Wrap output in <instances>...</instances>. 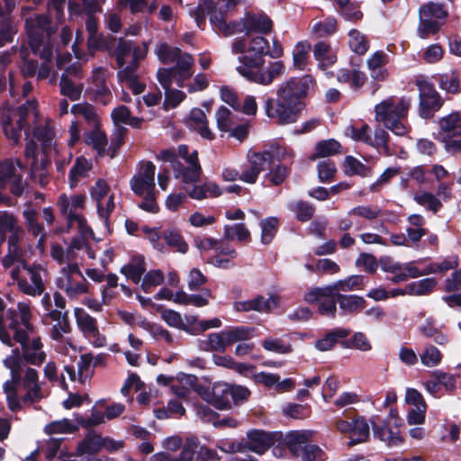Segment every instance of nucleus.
<instances>
[{
	"label": "nucleus",
	"mask_w": 461,
	"mask_h": 461,
	"mask_svg": "<svg viewBox=\"0 0 461 461\" xmlns=\"http://www.w3.org/2000/svg\"><path fill=\"white\" fill-rule=\"evenodd\" d=\"M233 54L239 55V66L237 71L245 77L243 71L253 72L256 68H260L264 63V57L269 56L272 59H278L283 56L284 50L281 43L277 40H273L270 47L267 40L261 36H256L251 39L237 38L231 44Z\"/></svg>",
	"instance_id": "1"
},
{
	"label": "nucleus",
	"mask_w": 461,
	"mask_h": 461,
	"mask_svg": "<svg viewBox=\"0 0 461 461\" xmlns=\"http://www.w3.org/2000/svg\"><path fill=\"white\" fill-rule=\"evenodd\" d=\"M411 107V99L406 96H389L375 105V120L397 136L410 131L405 120Z\"/></svg>",
	"instance_id": "2"
},
{
	"label": "nucleus",
	"mask_w": 461,
	"mask_h": 461,
	"mask_svg": "<svg viewBox=\"0 0 461 461\" xmlns=\"http://www.w3.org/2000/svg\"><path fill=\"white\" fill-rule=\"evenodd\" d=\"M158 158L168 162L173 169L174 176L185 184H194L199 180L201 167L198 151L189 152V147L180 144L176 148L162 149Z\"/></svg>",
	"instance_id": "3"
},
{
	"label": "nucleus",
	"mask_w": 461,
	"mask_h": 461,
	"mask_svg": "<svg viewBox=\"0 0 461 461\" xmlns=\"http://www.w3.org/2000/svg\"><path fill=\"white\" fill-rule=\"evenodd\" d=\"M304 104L289 102L280 97L269 98L265 103L266 115L280 125L294 123L300 118Z\"/></svg>",
	"instance_id": "4"
},
{
	"label": "nucleus",
	"mask_w": 461,
	"mask_h": 461,
	"mask_svg": "<svg viewBox=\"0 0 461 461\" xmlns=\"http://www.w3.org/2000/svg\"><path fill=\"white\" fill-rule=\"evenodd\" d=\"M335 429L338 432L348 436V446L366 442L370 437L369 422L363 415L339 418L335 420Z\"/></svg>",
	"instance_id": "5"
},
{
	"label": "nucleus",
	"mask_w": 461,
	"mask_h": 461,
	"mask_svg": "<svg viewBox=\"0 0 461 461\" xmlns=\"http://www.w3.org/2000/svg\"><path fill=\"white\" fill-rule=\"evenodd\" d=\"M314 86V79L311 75H304L300 77H291L283 82L276 90V96L289 102H297L303 104L304 98Z\"/></svg>",
	"instance_id": "6"
},
{
	"label": "nucleus",
	"mask_w": 461,
	"mask_h": 461,
	"mask_svg": "<svg viewBox=\"0 0 461 461\" xmlns=\"http://www.w3.org/2000/svg\"><path fill=\"white\" fill-rule=\"evenodd\" d=\"M336 294L332 288L317 287L310 290L304 294V300L310 303H318L319 312L328 317H335L336 314Z\"/></svg>",
	"instance_id": "7"
},
{
	"label": "nucleus",
	"mask_w": 461,
	"mask_h": 461,
	"mask_svg": "<svg viewBox=\"0 0 461 461\" xmlns=\"http://www.w3.org/2000/svg\"><path fill=\"white\" fill-rule=\"evenodd\" d=\"M0 3V48L7 43L14 41V36L18 32L17 24L12 16V12L15 7V0H3Z\"/></svg>",
	"instance_id": "8"
},
{
	"label": "nucleus",
	"mask_w": 461,
	"mask_h": 461,
	"mask_svg": "<svg viewBox=\"0 0 461 461\" xmlns=\"http://www.w3.org/2000/svg\"><path fill=\"white\" fill-rule=\"evenodd\" d=\"M276 440L275 432H267L261 429H251L248 431L246 440L238 445L237 449L240 452L248 449L256 454H264Z\"/></svg>",
	"instance_id": "9"
},
{
	"label": "nucleus",
	"mask_w": 461,
	"mask_h": 461,
	"mask_svg": "<svg viewBox=\"0 0 461 461\" xmlns=\"http://www.w3.org/2000/svg\"><path fill=\"white\" fill-rule=\"evenodd\" d=\"M417 86L420 92V114L423 118H428L432 111L440 108L442 101L431 83L422 79L417 81Z\"/></svg>",
	"instance_id": "10"
},
{
	"label": "nucleus",
	"mask_w": 461,
	"mask_h": 461,
	"mask_svg": "<svg viewBox=\"0 0 461 461\" xmlns=\"http://www.w3.org/2000/svg\"><path fill=\"white\" fill-rule=\"evenodd\" d=\"M204 249H212L217 253L215 257L208 258V263L221 268H228L237 256L236 250L222 240L207 239L203 241Z\"/></svg>",
	"instance_id": "11"
},
{
	"label": "nucleus",
	"mask_w": 461,
	"mask_h": 461,
	"mask_svg": "<svg viewBox=\"0 0 461 461\" xmlns=\"http://www.w3.org/2000/svg\"><path fill=\"white\" fill-rule=\"evenodd\" d=\"M456 377L441 370L433 371L429 378L423 382L426 391L434 397H438L441 388L447 393H452L456 389Z\"/></svg>",
	"instance_id": "12"
},
{
	"label": "nucleus",
	"mask_w": 461,
	"mask_h": 461,
	"mask_svg": "<svg viewBox=\"0 0 461 461\" xmlns=\"http://www.w3.org/2000/svg\"><path fill=\"white\" fill-rule=\"evenodd\" d=\"M77 325L85 336H90L96 340L94 346L100 348L104 346L105 338L100 336L97 321L82 308H76L74 311Z\"/></svg>",
	"instance_id": "13"
},
{
	"label": "nucleus",
	"mask_w": 461,
	"mask_h": 461,
	"mask_svg": "<svg viewBox=\"0 0 461 461\" xmlns=\"http://www.w3.org/2000/svg\"><path fill=\"white\" fill-rule=\"evenodd\" d=\"M285 64L280 61L270 62L265 70H254L253 72L243 71L245 78L249 81L268 86L274 80L279 78L285 74Z\"/></svg>",
	"instance_id": "14"
},
{
	"label": "nucleus",
	"mask_w": 461,
	"mask_h": 461,
	"mask_svg": "<svg viewBox=\"0 0 461 461\" xmlns=\"http://www.w3.org/2000/svg\"><path fill=\"white\" fill-rule=\"evenodd\" d=\"M203 401L218 409H223L229 404L228 390L225 384H212L203 378Z\"/></svg>",
	"instance_id": "15"
},
{
	"label": "nucleus",
	"mask_w": 461,
	"mask_h": 461,
	"mask_svg": "<svg viewBox=\"0 0 461 461\" xmlns=\"http://www.w3.org/2000/svg\"><path fill=\"white\" fill-rule=\"evenodd\" d=\"M313 434L312 430H293L285 435L284 443L294 458H298L301 452L310 446L308 443Z\"/></svg>",
	"instance_id": "16"
},
{
	"label": "nucleus",
	"mask_w": 461,
	"mask_h": 461,
	"mask_svg": "<svg viewBox=\"0 0 461 461\" xmlns=\"http://www.w3.org/2000/svg\"><path fill=\"white\" fill-rule=\"evenodd\" d=\"M388 63V55L383 50L375 51L367 59L366 66L372 78L384 81L388 77L385 65Z\"/></svg>",
	"instance_id": "17"
},
{
	"label": "nucleus",
	"mask_w": 461,
	"mask_h": 461,
	"mask_svg": "<svg viewBox=\"0 0 461 461\" xmlns=\"http://www.w3.org/2000/svg\"><path fill=\"white\" fill-rule=\"evenodd\" d=\"M103 446L104 438L100 434L90 431L78 443L76 455L78 456L84 455H96L103 448Z\"/></svg>",
	"instance_id": "18"
},
{
	"label": "nucleus",
	"mask_w": 461,
	"mask_h": 461,
	"mask_svg": "<svg viewBox=\"0 0 461 461\" xmlns=\"http://www.w3.org/2000/svg\"><path fill=\"white\" fill-rule=\"evenodd\" d=\"M245 25H240V28L246 29V32H257L266 33L271 31L272 22L263 14H246L244 15Z\"/></svg>",
	"instance_id": "19"
},
{
	"label": "nucleus",
	"mask_w": 461,
	"mask_h": 461,
	"mask_svg": "<svg viewBox=\"0 0 461 461\" xmlns=\"http://www.w3.org/2000/svg\"><path fill=\"white\" fill-rule=\"evenodd\" d=\"M439 137L461 136V116L457 112L449 113L438 121Z\"/></svg>",
	"instance_id": "20"
},
{
	"label": "nucleus",
	"mask_w": 461,
	"mask_h": 461,
	"mask_svg": "<svg viewBox=\"0 0 461 461\" xmlns=\"http://www.w3.org/2000/svg\"><path fill=\"white\" fill-rule=\"evenodd\" d=\"M374 436L384 442L388 447L400 446L402 443V437L397 427H391L388 423L382 426H374Z\"/></svg>",
	"instance_id": "21"
},
{
	"label": "nucleus",
	"mask_w": 461,
	"mask_h": 461,
	"mask_svg": "<svg viewBox=\"0 0 461 461\" xmlns=\"http://www.w3.org/2000/svg\"><path fill=\"white\" fill-rule=\"evenodd\" d=\"M349 334L350 330L348 329H334L325 334L322 338L317 339L314 342V347L320 351L330 350L334 348L339 339L347 338Z\"/></svg>",
	"instance_id": "22"
},
{
	"label": "nucleus",
	"mask_w": 461,
	"mask_h": 461,
	"mask_svg": "<svg viewBox=\"0 0 461 461\" xmlns=\"http://www.w3.org/2000/svg\"><path fill=\"white\" fill-rule=\"evenodd\" d=\"M194 58L186 52H181L179 58L176 59V65L171 67L178 81L184 86V81L189 79L193 75Z\"/></svg>",
	"instance_id": "23"
},
{
	"label": "nucleus",
	"mask_w": 461,
	"mask_h": 461,
	"mask_svg": "<svg viewBox=\"0 0 461 461\" xmlns=\"http://www.w3.org/2000/svg\"><path fill=\"white\" fill-rule=\"evenodd\" d=\"M145 271V260L141 255L133 257L131 263L123 265L120 269V272L134 284L140 283Z\"/></svg>",
	"instance_id": "24"
},
{
	"label": "nucleus",
	"mask_w": 461,
	"mask_h": 461,
	"mask_svg": "<svg viewBox=\"0 0 461 461\" xmlns=\"http://www.w3.org/2000/svg\"><path fill=\"white\" fill-rule=\"evenodd\" d=\"M314 59L319 62V67L322 69L333 66L337 61V55L331 50L330 46L323 41L314 45Z\"/></svg>",
	"instance_id": "25"
},
{
	"label": "nucleus",
	"mask_w": 461,
	"mask_h": 461,
	"mask_svg": "<svg viewBox=\"0 0 461 461\" xmlns=\"http://www.w3.org/2000/svg\"><path fill=\"white\" fill-rule=\"evenodd\" d=\"M92 169V163L85 157H78L69 170L68 182L71 188H75L80 178L86 177L87 172Z\"/></svg>",
	"instance_id": "26"
},
{
	"label": "nucleus",
	"mask_w": 461,
	"mask_h": 461,
	"mask_svg": "<svg viewBox=\"0 0 461 461\" xmlns=\"http://www.w3.org/2000/svg\"><path fill=\"white\" fill-rule=\"evenodd\" d=\"M155 238L153 240H158L162 238L167 246L175 249L180 253H186L188 250V245L184 240L182 235L176 230H165L159 236L157 232L154 233Z\"/></svg>",
	"instance_id": "27"
},
{
	"label": "nucleus",
	"mask_w": 461,
	"mask_h": 461,
	"mask_svg": "<svg viewBox=\"0 0 461 461\" xmlns=\"http://www.w3.org/2000/svg\"><path fill=\"white\" fill-rule=\"evenodd\" d=\"M30 275L33 285H31L26 279H21L18 281L19 290L23 294L32 296L41 294L44 292L45 286L40 272L36 268Z\"/></svg>",
	"instance_id": "28"
},
{
	"label": "nucleus",
	"mask_w": 461,
	"mask_h": 461,
	"mask_svg": "<svg viewBox=\"0 0 461 461\" xmlns=\"http://www.w3.org/2000/svg\"><path fill=\"white\" fill-rule=\"evenodd\" d=\"M380 267L384 272L392 275L391 280L393 283L405 281L403 264L394 261L389 257H383L380 258Z\"/></svg>",
	"instance_id": "29"
},
{
	"label": "nucleus",
	"mask_w": 461,
	"mask_h": 461,
	"mask_svg": "<svg viewBox=\"0 0 461 461\" xmlns=\"http://www.w3.org/2000/svg\"><path fill=\"white\" fill-rule=\"evenodd\" d=\"M211 23L225 35H232L238 32H246V29L240 28V25H245L244 17L239 21L226 23L221 14L220 17H218L217 14H212Z\"/></svg>",
	"instance_id": "30"
},
{
	"label": "nucleus",
	"mask_w": 461,
	"mask_h": 461,
	"mask_svg": "<svg viewBox=\"0 0 461 461\" xmlns=\"http://www.w3.org/2000/svg\"><path fill=\"white\" fill-rule=\"evenodd\" d=\"M311 44L308 41H299L293 50V65L297 70H304L307 66Z\"/></svg>",
	"instance_id": "31"
},
{
	"label": "nucleus",
	"mask_w": 461,
	"mask_h": 461,
	"mask_svg": "<svg viewBox=\"0 0 461 461\" xmlns=\"http://www.w3.org/2000/svg\"><path fill=\"white\" fill-rule=\"evenodd\" d=\"M218 129L227 132L239 122L238 115L224 106H221L215 113Z\"/></svg>",
	"instance_id": "32"
},
{
	"label": "nucleus",
	"mask_w": 461,
	"mask_h": 461,
	"mask_svg": "<svg viewBox=\"0 0 461 461\" xmlns=\"http://www.w3.org/2000/svg\"><path fill=\"white\" fill-rule=\"evenodd\" d=\"M339 308L348 313H353L364 308L365 299L355 294H339L337 296Z\"/></svg>",
	"instance_id": "33"
},
{
	"label": "nucleus",
	"mask_w": 461,
	"mask_h": 461,
	"mask_svg": "<svg viewBox=\"0 0 461 461\" xmlns=\"http://www.w3.org/2000/svg\"><path fill=\"white\" fill-rule=\"evenodd\" d=\"M265 152L269 154L270 163L273 159L278 161L292 160L294 158V151L292 148L282 145L277 141H273L268 145Z\"/></svg>",
	"instance_id": "34"
},
{
	"label": "nucleus",
	"mask_w": 461,
	"mask_h": 461,
	"mask_svg": "<svg viewBox=\"0 0 461 461\" xmlns=\"http://www.w3.org/2000/svg\"><path fill=\"white\" fill-rule=\"evenodd\" d=\"M348 46L353 52L364 55L369 49V41L362 32L353 29L348 32Z\"/></svg>",
	"instance_id": "35"
},
{
	"label": "nucleus",
	"mask_w": 461,
	"mask_h": 461,
	"mask_svg": "<svg viewBox=\"0 0 461 461\" xmlns=\"http://www.w3.org/2000/svg\"><path fill=\"white\" fill-rule=\"evenodd\" d=\"M246 160L248 164L256 168L260 174L271 164L269 154L265 152V150L258 151L252 149H249L246 155Z\"/></svg>",
	"instance_id": "36"
},
{
	"label": "nucleus",
	"mask_w": 461,
	"mask_h": 461,
	"mask_svg": "<svg viewBox=\"0 0 461 461\" xmlns=\"http://www.w3.org/2000/svg\"><path fill=\"white\" fill-rule=\"evenodd\" d=\"M371 129L366 123L360 126L348 124L344 129V135L355 141H361L368 145L370 142Z\"/></svg>",
	"instance_id": "37"
},
{
	"label": "nucleus",
	"mask_w": 461,
	"mask_h": 461,
	"mask_svg": "<svg viewBox=\"0 0 461 461\" xmlns=\"http://www.w3.org/2000/svg\"><path fill=\"white\" fill-rule=\"evenodd\" d=\"M77 430L78 424H74L70 420L66 418L59 420L51 421L44 427V432L47 435L57 433H74Z\"/></svg>",
	"instance_id": "38"
},
{
	"label": "nucleus",
	"mask_w": 461,
	"mask_h": 461,
	"mask_svg": "<svg viewBox=\"0 0 461 461\" xmlns=\"http://www.w3.org/2000/svg\"><path fill=\"white\" fill-rule=\"evenodd\" d=\"M420 16L427 17L428 20L440 22L447 17V12L439 4L429 2L420 8Z\"/></svg>",
	"instance_id": "39"
},
{
	"label": "nucleus",
	"mask_w": 461,
	"mask_h": 461,
	"mask_svg": "<svg viewBox=\"0 0 461 461\" xmlns=\"http://www.w3.org/2000/svg\"><path fill=\"white\" fill-rule=\"evenodd\" d=\"M437 282L434 278H424L407 285V293L412 296H421L429 294Z\"/></svg>",
	"instance_id": "40"
},
{
	"label": "nucleus",
	"mask_w": 461,
	"mask_h": 461,
	"mask_svg": "<svg viewBox=\"0 0 461 461\" xmlns=\"http://www.w3.org/2000/svg\"><path fill=\"white\" fill-rule=\"evenodd\" d=\"M337 31V20L328 17L323 21H318L312 26V33L317 38H323L335 33Z\"/></svg>",
	"instance_id": "41"
},
{
	"label": "nucleus",
	"mask_w": 461,
	"mask_h": 461,
	"mask_svg": "<svg viewBox=\"0 0 461 461\" xmlns=\"http://www.w3.org/2000/svg\"><path fill=\"white\" fill-rule=\"evenodd\" d=\"M342 345L347 348H353L363 352L372 349L370 339L361 331L355 332L349 339L343 341Z\"/></svg>",
	"instance_id": "42"
},
{
	"label": "nucleus",
	"mask_w": 461,
	"mask_h": 461,
	"mask_svg": "<svg viewBox=\"0 0 461 461\" xmlns=\"http://www.w3.org/2000/svg\"><path fill=\"white\" fill-rule=\"evenodd\" d=\"M182 50L178 47H172L166 42L158 44L156 54L162 64L167 65L175 62L176 59L179 58Z\"/></svg>",
	"instance_id": "43"
},
{
	"label": "nucleus",
	"mask_w": 461,
	"mask_h": 461,
	"mask_svg": "<svg viewBox=\"0 0 461 461\" xmlns=\"http://www.w3.org/2000/svg\"><path fill=\"white\" fill-rule=\"evenodd\" d=\"M60 94L68 97L71 101L80 99L82 93V86H76L72 79L68 78L66 75H62L59 82Z\"/></svg>",
	"instance_id": "44"
},
{
	"label": "nucleus",
	"mask_w": 461,
	"mask_h": 461,
	"mask_svg": "<svg viewBox=\"0 0 461 461\" xmlns=\"http://www.w3.org/2000/svg\"><path fill=\"white\" fill-rule=\"evenodd\" d=\"M439 87L450 94L459 92V77L456 71H449L438 76Z\"/></svg>",
	"instance_id": "45"
},
{
	"label": "nucleus",
	"mask_w": 461,
	"mask_h": 461,
	"mask_svg": "<svg viewBox=\"0 0 461 461\" xmlns=\"http://www.w3.org/2000/svg\"><path fill=\"white\" fill-rule=\"evenodd\" d=\"M228 345L246 340L253 336V329L246 326L232 327L224 330Z\"/></svg>",
	"instance_id": "46"
},
{
	"label": "nucleus",
	"mask_w": 461,
	"mask_h": 461,
	"mask_svg": "<svg viewBox=\"0 0 461 461\" xmlns=\"http://www.w3.org/2000/svg\"><path fill=\"white\" fill-rule=\"evenodd\" d=\"M224 236L231 240H237L244 242L250 240V232L243 223L226 225L224 227Z\"/></svg>",
	"instance_id": "47"
},
{
	"label": "nucleus",
	"mask_w": 461,
	"mask_h": 461,
	"mask_svg": "<svg viewBox=\"0 0 461 461\" xmlns=\"http://www.w3.org/2000/svg\"><path fill=\"white\" fill-rule=\"evenodd\" d=\"M288 208L295 214L297 220L301 221L311 220L315 211L312 205L303 201L290 203Z\"/></svg>",
	"instance_id": "48"
},
{
	"label": "nucleus",
	"mask_w": 461,
	"mask_h": 461,
	"mask_svg": "<svg viewBox=\"0 0 461 461\" xmlns=\"http://www.w3.org/2000/svg\"><path fill=\"white\" fill-rule=\"evenodd\" d=\"M364 277L362 276H351L344 280H339L334 283L332 285H329L332 288V291L336 294L339 291L348 292L355 289H359L363 285Z\"/></svg>",
	"instance_id": "49"
},
{
	"label": "nucleus",
	"mask_w": 461,
	"mask_h": 461,
	"mask_svg": "<svg viewBox=\"0 0 461 461\" xmlns=\"http://www.w3.org/2000/svg\"><path fill=\"white\" fill-rule=\"evenodd\" d=\"M290 173V168L284 164L273 167L265 176V181L273 185H281Z\"/></svg>",
	"instance_id": "50"
},
{
	"label": "nucleus",
	"mask_w": 461,
	"mask_h": 461,
	"mask_svg": "<svg viewBox=\"0 0 461 461\" xmlns=\"http://www.w3.org/2000/svg\"><path fill=\"white\" fill-rule=\"evenodd\" d=\"M420 362L427 367L438 366L442 360L441 352L434 346H427L420 355Z\"/></svg>",
	"instance_id": "51"
},
{
	"label": "nucleus",
	"mask_w": 461,
	"mask_h": 461,
	"mask_svg": "<svg viewBox=\"0 0 461 461\" xmlns=\"http://www.w3.org/2000/svg\"><path fill=\"white\" fill-rule=\"evenodd\" d=\"M261 345L265 350L276 354L285 355L292 351L291 345L278 338H267L261 342Z\"/></svg>",
	"instance_id": "52"
},
{
	"label": "nucleus",
	"mask_w": 461,
	"mask_h": 461,
	"mask_svg": "<svg viewBox=\"0 0 461 461\" xmlns=\"http://www.w3.org/2000/svg\"><path fill=\"white\" fill-rule=\"evenodd\" d=\"M341 148L339 141L334 139L320 141L315 147V157L324 158L337 154Z\"/></svg>",
	"instance_id": "53"
},
{
	"label": "nucleus",
	"mask_w": 461,
	"mask_h": 461,
	"mask_svg": "<svg viewBox=\"0 0 461 461\" xmlns=\"http://www.w3.org/2000/svg\"><path fill=\"white\" fill-rule=\"evenodd\" d=\"M382 210L375 205H359L348 212V216H357L366 220H375L381 215Z\"/></svg>",
	"instance_id": "54"
},
{
	"label": "nucleus",
	"mask_w": 461,
	"mask_h": 461,
	"mask_svg": "<svg viewBox=\"0 0 461 461\" xmlns=\"http://www.w3.org/2000/svg\"><path fill=\"white\" fill-rule=\"evenodd\" d=\"M278 220L276 217H268L260 222L261 241L264 244L271 242L277 230Z\"/></svg>",
	"instance_id": "55"
},
{
	"label": "nucleus",
	"mask_w": 461,
	"mask_h": 461,
	"mask_svg": "<svg viewBox=\"0 0 461 461\" xmlns=\"http://www.w3.org/2000/svg\"><path fill=\"white\" fill-rule=\"evenodd\" d=\"M413 199L418 204L427 206L433 212H437L441 207V203L436 195L427 191L415 194Z\"/></svg>",
	"instance_id": "56"
},
{
	"label": "nucleus",
	"mask_w": 461,
	"mask_h": 461,
	"mask_svg": "<svg viewBox=\"0 0 461 461\" xmlns=\"http://www.w3.org/2000/svg\"><path fill=\"white\" fill-rule=\"evenodd\" d=\"M131 188L135 194L143 196L145 193L153 192L155 182L149 181L140 175H135L131 179Z\"/></svg>",
	"instance_id": "57"
},
{
	"label": "nucleus",
	"mask_w": 461,
	"mask_h": 461,
	"mask_svg": "<svg viewBox=\"0 0 461 461\" xmlns=\"http://www.w3.org/2000/svg\"><path fill=\"white\" fill-rule=\"evenodd\" d=\"M25 32L28 37L29 46L33 53H38L41 50V47L43 45V41L47 32H42L41 30H37L35 28L24 27Z\"/></svg>",
	"instance_id": "58"
},
{
	"label": "nucleus",
	"mask_w": 461,
	"mask_h": 461,
	"mask_svg": "<svg viewBox=\"0 0 461 461\" xmlns=\"http://www.w3.org/2000/svg\"><path fill=\"white\" fill-rule=\"evenodd\" d=\"M18 229L16 218L13 214L6 212H0V239L2 241L5 240L8 232L11 233Z\"/></svg>",
	"instance_id": "59"
},
{
	"label": "nucleus",
	"mask_w": 461,
	"mask_h": 461,
	"mask_svg": "<svg viewBox=\"0 0 461 461\" xmlns=\"http://www.w3.org/2000/svg\"><path fill=\"white\" fill-rule=\"evenodd\" d=\"M442 23L428 20L427 17L420 16V23L417 29L418 36L427 39L429 35L438 32Z\"/></svg>",
	"instance_id": "60"
},
{
	"label": "nucleus",
	"mask_w": 461,
	"mask_h": 461,
	"mask_svg": "<svg viewBox=\"0 0 461 461\" xmlns=\"http://www.w3.org/2000/svg\"><path fill=\"white\" fill-rule=\"evenodd\" d=\"M24 27H32L47 32L48 36H50L51 31V21L44 14H37L34 17H29L25 20Z\"/></svg>",
	"instance_id": "61"
},
{
	"label": "nucleus",
	"mask_w": 461,
	"mask_h": 461,
	"mask_svg": "<svg viewBox=\"0 0 461 461\" xmlns=\"http://www.w3.org/2000/svg\"><path fill=\"white\" fill-rule=\"evenodd\" d=\"M86 143L92 146L99 155L103 154L107 144V138L104 132L99 131H91L86 136Z\"/></svg>",
	"instance_id": "62"
},
{
	"label": "nucleus",
	"mask_w": 461,
	"mask_h": 461,
	"mask_svg": "<svg viewBox=\"0 0 461 461\" xmlns=\"http://www.w3.org/2000/svg\"><path fill=\"white\" fill-rule=\"evenodd\" d=\"M388 141V132L382 128H378L375 129V131H374V137H372V135L370 134V142H368V145L373 146L376 149H383L385 154L387 156H390L391 152L389 150Z\"/></svg>",
	"instance_id": "63"
},
{
	"label": "nucleus",
	"mask_w": 461,
	"mask_h": 461,
	"mask_svg": "<svg viewBox=\"0 0 461 461\" xmlns=\"http://www.w3.org/2000/svg\"><path fill=\"white\" fill-rule=\"evenodd\" d=\"M344 170L348 175L366 176L369 173L366 166L352 156L345 158Z\"/></svg>",
	"instance_id": "64"
}]
</instances>
